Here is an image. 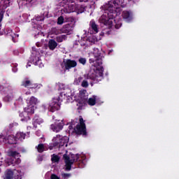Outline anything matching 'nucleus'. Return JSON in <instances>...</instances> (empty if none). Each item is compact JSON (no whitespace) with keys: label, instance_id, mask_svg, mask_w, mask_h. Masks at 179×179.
<instances>
[{"label":"nucleus","instance_id":"2f4dec72","mask_svg":"<svg viewBox=\"0 0 179 179\" xmlns=\"http://www.w3.org/2000/svg\"><path fill=\"white\" fill-rule=\"evenodd\" d=\"M81 86L83 87H87V86H89V83H87V81L86 80H83V83H81Z\"/></svg>","mask_w":179,"mask_h":179},{"label":"nucleus","instance_id":"bb28decb","mask_svg":"<svg viewBox=\"0 0 179 179\" xmlns=\"http://www.w3.org/2000/svg\"><path fill=\"white\" fill-rule=\"evenodd\" d=\"M64 40H66V36H65V35H62V36L57 37V41L58 43H62V41H64Z\"/></svg>","mask_w":179,"mask_h":179},{"label":"nucleus","instance_id":"4468645a","mask_svg":"<svg viewBox=\"0 0 179 179\" xmlns=\"http://www.w3.org/2000/svg\"><path fill=\"white\" fill-rule=\"evenodd\" d=\"M86 93L87 92L85 90L80 91L78 96H76V100H77V101H80V103L83 102L86 99H87Z\"/></svg>","mask_w":179,"mask_h":179},{"label":"nucleus","instance_id":"dca6fc26","mask_svg":"<svg viewBox=\"0 0 179 179\" xmlns=\"http://www.w3.org/2000/svg\"><path fill=\"white\" fill-rule=\"evenodd\" d=\"M122 17L123 19L126 20V22H131V20H132V13H129V11H123Z\"/></svg>","mask_w":179,"mask_h":179},{"label":"nucleus","instance_id":"9b49d317","mask_svg":"<svg viewBox=\"0 0 179 179\" xmlns=\"http://www.w3.org/2000/svg\"><path fill=\"white\" fill-rule=\"evenodd\" d=\"M64 127V122L62 121H57L55 124H51V129L53 132H59V131H62V128Z\"/></svg>","mask_w":179,"mask_h":179},{"label":"nucleus","instance_id":"c9c22d12","mask_svg":"<svg viewBox=\"0 0 179 179\" xmlns=\"http://www.w3.org/2000/svg\"><path fill=\"white\" fill-rule=\"evenodd\" d=\"M12 99V96H10V98H8V96H6L5 97V101H9V100H11Z\"/></svg>","mask_w":179,"mask_h":179},{"label":"nucleus","instance_id":"b1692460","mask_svg":"<svg viewBox=\"0 0 179 179\" xmlns=\"http://www.w3.org/2000/svg\"><path fill=\"white\" fill-rule=\"evenodd\" d=\"M26 136V134L24 133L19 132L16 134V138L20 139V141H23Z\"/></svg>","mask_w":179,"mask_h":179},{"label":"nucleus","instance_id":"c756f323","mask_svg":"<svg viewBox=\"0 0 179 179\" xmlns=\"http://www.w3.org/2000/svg\"><path fill=\"white\" fill-rule=\"evenodd\" d=\"M59 161V157H58V155H53L52 157V162H53L54 163H57Z\"/></svg>","mask_w":179,"mask_h":179},{"label":"nucleus","instance_id":"cd10ccee","mask_svg":"<svg viewBox=\"0 0 179 179\" xmlns=\"http://www.w3.org/2000/svg\"><path fill=\"white\" fill-rule=\"evenodd\" d=\"M37 149H38V152H39L40 153H41L42 152H44L45 150L44 145L39 144L37 147Z\"/></svg>","mask_w":179,"mask_h":179},{"label":"nucleus","instance_id":"a211bd4d","mask_svg":"<svg viewBox=\"0 0 179 179\" xmlns=\"http://www.w3.org/2000/svg\"><path fill=\"white\" fill-rule=\"evenodd\" d=\"M33 62L35 64V65H38L39 68H43V66H44V65L41 62V60H40V57L38 56L34 57Z\"/></svg>","mask_w":179,"mask_h":179},{"label":"nucleus","instance_id":"ddd939ff","mask_svg":"<svg viewBox=\"0 0 179 179\" xmlns=\"http://www.w3.org/2000/svg\"><path fill=\"white\" fill-rule=\"evenodd\" d=\"M88 33H90V34H97V33H99V26L96 24L94 21L90 22Z\"/></svg>","mask_w":179,"mask_h":179},{"label":"nucleus","instance_id":"1a4fd4ad","mask_svg":"<svg viewBox=\"0 0 179 179\" xmlns=\"http://www.w3.org/2000/svg\"><path fill=\"white\" fill-rule=\"evenodd\" d=\"M76 132L77 134H80L83 135H86V126L83 122V118H80V124H78L76 129Z\"/></svg>","mask_w":179,"mask_h":179},{"label":"nucleus","instance_id":"72a5a7b5","mask_svg":"<svg viewBox=\"0 0 179 179\" xmlns=\"http://www.w3.org/2000/svg\"><path fill=\"white\" fill-rule=\"evenodd\" d=\"M62 176L64 178H69V177H71V174L69 173H62Z\"/></svg>","mask_w":179,"mask_h":179},{"label":"nucleus","instance_id":"4c0bfd02","mask_svg":"<svg viewBox=\"0 0 179 179\" xmlns=\"http://www.w3.org/2000/svg\"><path fill=\"white\" fill-rule=\"evenodd\" d=\"M31 64H30L29 63H28V64L27 65V68H28V66H31Z\"/></svg>","mask_w":179,"mask_h":179},{"label":"nucleus","instance_id":"0eeeda50","mask_svg":"<svg viewBox=\"0 0 179 179\" xmlns=\"http://www.w3.org/2000/svg\"><path fill=\"white\" fill-rule=\"evenodd\" d=\"M35 109H36V106H31L28 105L27 107L24 108V112L20 114L21 121L22 122L29 121V120H30V117L27 116V114H34Z\"/></svg>","mask_w":179,"mask_h":179},{"label":"nucleus","instance_id":"20e7f679","mask_svg":"<svg viewBox=\"0 0 179 179\" xmlns=\"http://www.w3.org/2000/svg\"><path fill=\"white\" fill-rule=\"evenodd\" d=\"M23 173L17 169H8L5 172V179H22Z\"/></svg>","mask_w":179,"mask_h":179},{"label":"nucleus","instance_id":"9d476101","mask_svg":"<svg viewBox=\"0 0 179 179\" xmlns=\"http://www.w3.org/2000/svg\"><path fill=\"white\" fill-rule=\"evenodd\" d=\"M50 110L54 113V111L57 110H59V107H61V101L59 98L54 99L52 103L50 105Z\"/></svg>","mask_w":179,"mask_h":179},{"label":"nucleus","instance_id":"c85d7f7f","mask_svg":"<svg viewBox=\"0 0 179 179\" xmlns=\"http://www.w3.org/2000/svg\"><path fill=\"white\" fill-rule=\"evenodd\" d=\"M83 80V78L82 77H78L74 80V85H79L80 82Z\"/></svg>","mask_w":179,"mask_h":179},{"label":"nucleus","instance_id":"7ed1b4c3","mask_svg":"<svg viewBox=\"0 0 179 179\" xmlns=\"http://www.w3.org/2000/svg\"><path fill=\"white\" fill-rule=\"evenodd\" d=\"M8 157L6 159V163L8 164V166H10V164H19L20 163V159H19L20 155L19 153H17L15 151H10L8 153Z\"/></svg>","mask_w":179,"mask_h":179},{"label":"nucleus","instance_id":"2eb2a0df","mask_svg":"<svg viewBox=\"0 0 179 179\" xmlns=\"http://www.w3.org/2000/svg\"><path fill=\"white\" fill-rule=\"evenodd\" d=\"M64 65L66 69H71V68H75L78 63L75 60L67 59L64 62Z\"/></svg>","mask_w":179,"mask_h":179},{"label":"nucleus","instance_id":"4be33fe9","mask_svg":"<svg viewBox=\"0 0 179 179\" xmlns=\"http://www.w3.org/2000/svg\"><path fill=\"white\" fill-rule=\"evenodd\" d=\"M90 43H92L93 44H94V43H97V41H100V40H101V38H97L96 37V36H92V37H90L88 38Z\"/></svg>","mask_w":179,"mask_h":179},{"label":"nucleus","instance_id":"ea45409f","mask_svg":"<svg viewBox=\"0 0 179 179\" xmlns=\"http://www.w3.org/2000/svg\"><path fill=\"white\" fill-rule=\"evenodd\" d=\"M0 173H1V169H0Z\"/></svg>","mask_w":179,"mask_h":179},{"label":"nucleus","instance_id":"6ab92c4d","mask_svg":"<svg viewBox=\"0 0 179 179\" xmlns=\"http://www.w3.org/2000/svg\"><path fill=\"white\" fill-rule=\"evenodd\" d=\"M57 45H58V44L57 43V42L54 40H50L48 42V47L50 48V50H55V48H57Z\"/></svg>","mask_w":179,"mask_h":179},{"label":"nucleus","instance_id":"f3484780","mask_svg":"<svg viewBox=\"0 0 179 179\" xmlns=\"http://www.w3.org/2000/svg\"><path fill=\"white\" fill-rule=\"evenodd\" d=\"M38 103V100H37V98H35L34 96H32L30 98V99L28 101L27 104L28 106L36 107V105Z\"/></svg>","mask_w":179,"mask_h":179},{"label":"nucleus","instance_id":"393cba45","mask_svg":"<svg viewBox=\"0 0 179 179\" xmlns=\"http://www.w3.org/2000/svg\"><path fill=\"white\" fill-rule=\"evenodd\" d=\"M64 96H66V97H69V100L70 99H72L73 94H72V91L71 90L68 89L66 90Z\"/></svg>","mask_w":179,"mask_h":179},{"label":"nucleus","instance_id":"f257e3e1","mask_svg":"<svg viewBox=\"0 0 179 179\" xmlns=\"http://www.w3.org/2000/svg\"><path fill=\"white\" fill-rule=\"evenodd\" d=\"M124 3V0H112L108 3L105 6L106 12L99 19L101 23H103L108 27H111L113 26V23L115 22L114 17H115V12L120 9V6H121Z\"/></svg>","mask_w":179,"mask_h":179},{"label":"nucleus","instance_id":"e433bc0d","mask_svg":"<svg viewBox=\"0 0 179 179\" xmlns=\"http://www.w3.org/2000/svg\"><path fill=\"white\" fill-rule=\"evenodd\" d=\"M51 179H59V178H58V176H57L55 175H52Z\"/></svg>","mask_w":179,"mask_h":179},{"label":"nucleus","instance_id":"423d86ee","mask_svg":"<svg viewBox=\"0 0 179 179\" xmlns=\"http://www.w3.org/2000/svg\"><path fill=\"white\" fill-rule=\"evenodd\" d=\"M64 159L66 164V170H71V166L75 162H77L78 159H79V155H71L70 157H68L66 155H64Z\"/></svg>","mask_w":179,"mask_h":179},{"label":"nucleus","instance_id":"aec40b11","mask_svg":"<svg viewBox=\"0 0 179 179\" xmlns=\"http://www.w3.org/2000/svg\"><path fill=\"white\" fill-rule=\"evenodd\" d=\"M22 86H24V87H37L36 86H31V81H30L29 80H24V81H22Z\"/></svg>","mask_w":179,"mask_h":179},{"label":"nucleus","instance_id":"58836bf2","mask_svg":"<svg viewBox=\"0 0 179 179\" xmlns=\"http://www.w3.org/2000/svg\"><path fill=\"white\" fill-rule=\"evenodd\" d=\"M33 55H34V53H33Z\"/></svg>","mask_w":179,"mask_h":179},{"label":"nucleus","instance_id":"7c9ffc66","mask_svg":"<svg viewBox=\"0 0 179 179\" xmlns=\"http://www.w3.org/2000/svg\"><path fill=\"white\" fill-rule=\"evenodd\" d=\"M64 23V17L61 16L57 20V24H62Z\"/></svg>","mask_w":179,"mask_h":179},{"label":"nucleus","instance_id":"a878e982","mask_svg":"<svg viewBox=\"0 0 179 179\" xmlns=\"http://www.w3.org/2000/svg\"><path fill=\"white\" fill-rule=\"evenodd\" d=\"M41 124H43V120L41 118L35 119L34 122V126L35 128H37V125H40Z\"/></svg>","mask_w":179,"mask_h":179},{"label":"nucleus","instance_id":"f03ea898","mask_svg":"<svg viewBox=\"0 0 179 179\" xmlns=\"http://www.w3.org/2000/svg\"><path fill=\"white\" fill-rule=\"evenodd\" d=\"M90 62L94 64L95 69L94 73H88V79L93 80H101L103 79V66L101 59H100V50L97 48L94 49V52L90 55Z\"/></svg>","mask_w":179,"mask_h":179},{"label":"nucleus","instance_id":"5701e85b","mask_svg":"<svg viewBox=\"0 0 179 179\" xmlns=\"http://www.w3.org/2000/svg\"><path fill=\"white\" fill-rule=\"evenodd\" d=\"M52 32L53 33V34H59V33H69L65 31L64 28L62 29L60 31H59L56 28H53L52 29Z\"/></svg>","mask_w":179,"mask_h":179},{"label":"nucleus","instance_id":"473e14b6","mask_svg":"<svg viewBox=\"0 0 179 179\" xmlns=\"http://www.w3.org/2000/svg\"><path fill=\"white\" fill-rule=\"evenodd\" d=\"M78 61L80 64H82L83 65H85V64H86V59L85 58H80Z\"/></svg>","mask_w":179,"mask_h":179},{"label":"nucleus","instance_id":"6e6552de","mask_svg":"<svg viewBox=\"0 0 179 179\" xmlns=\"http://www.w3.org/2000/svg\"><path fill=\"white\" fill-rule=\"evenodd\" d=\"M69 138L67 136L61 138V136H57L53 138L52 142L55 143V146L59 145V146H64L65 143H68Z\"/></svg>","mask_w":179,"mask_h":179},{"label":"nucleus","instance_id":"f704fd0d","mask_svg":"<svg viewBox=\"0 0 179 179\" xmlns=\"http://www.w3.org/2000/svg\"><path fill=\"white\" fill-rule=\"evenodd\" d=\"M3 163V158L2 157V155L0 153V166H2Z\"/></svg>","mask_w":179,"mask_h":179},{"label":"nucleus","instance_id":"412c9836","mask_svg":"<svg viewBox=\"0 0 179 179\" xmlns=\"http://www.w3.org/2000/svg\"><path fill=\"white\" fill-rule=\"evenodd\" d=\"M98 100L97 96H93L92 97L88 99L89 106H94L96 104V101Z\"/></svg>","mask_w":179,"mask_h":179},{"label":"nucleus","instance_id":"39448f33","mask_svg":"<svg viewBox=\"0 0 179 179\" xmlns=\"http://www.w3.org/2000/svg\"><path fill=\"white\" fill-rule=\"evenodd\" d=\"M80 2H83L85 0H79ZM69 2L68 4V8L66 9V13H71V12H77V13H83V8H80L79 6H76V3H73V0H67Z\"/></svg>","mask_w":179,"mask_h":179},{"label":"nucleus","instance_id":"f8f14e48","mask_svg":"<svg viewBox=\"0 0 179 179\" xmlns=\"http://www.w3.org/2000/svg\"><path fill=\"white\" fill-rule=\"evenodd\" d=\"M16 137H13V136H9L8 137V139H6V138H5V136H3V135L0 134V142H3L4 143H10V144H13V143H16Z\"/></svg>","mask_w":179,"mask_h":179}]
</instances>
